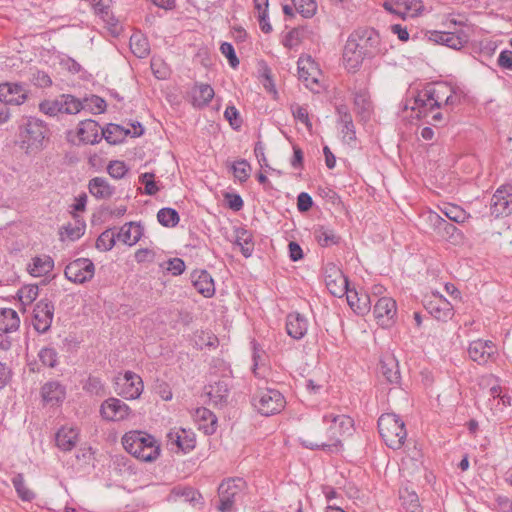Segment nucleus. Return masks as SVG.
<instances>
[{
  "instance_id": "f257e3e1",
  "label": "nucleus",
  "mask_w": 512,
  "mask_h": 512,
  "mask_svg": "<svg viewBox=\"0 0 512 512\" xmlns=\"http://www.w3.org/2000/svg\"><path fill=\"white\" fill-rule=\"evenodd\" d=\"M380 35L373 28L357 29L348 37L343 50V63L348 71L356 72L365 58L381 53Z\"/></svg>"
},
{
  "instance_id": "f03ea898",
  "label": "nucleus",
  "mask_w": 512,
  "mask_h": 512,
  "mask_svg": "<svg viewBox=\"0 0 512 512\" xmlns=\"http://www.w3.org/2000/svg\"><path fill=\"white\" fill-rule=\"evenodd\" d=\"M459 103V97L454 93L452 86L445 83H437L426 87L415 98L413 110H418V116L426 115L434 108L453 107Z\"/></svg>"
},
{
  "instance_id": "7ed1b4c3",
  "label": "nucleus",
  "mask_w": 512,
  "mask_h": 512,
  "mask_svg": "<svg viewBox=\"0 0 512 512\" xmlns=\"http://www.w3.org/2000/svg\"><path fill=\"white\" fill-rule=\"evenodd\" d=\"M124 449L136 459L153 462L160 456L161 448L154 436L142 431H130L122 437Z\"/></svg>"
},
{
  "instance_id": "20e7f679",
  "label": "nucleus",
  "mask_w": 512,
  "mask_h": 512,
  "mask_svg": "<svg viewBox=\"0 0 512 512\" xmlns=\"http://www.w3.org/2000/svg\"><path fill=\"white\" fill-rule=\"evenodd\" d=\"M378 431L385 444L393 449H400L406 440L407 431L404 421L394 413H384L378 419Z\"/></svg>"
},
{
  "instance_id": "39448f33",
  "label": "nucleus",
  "mask_w": 512,
  "mask_h": 512,
  "mask_svg": "<svg viewBox=\"0 0 512 512\" xmlns=\"http://www.w3.org/2000/svg\"><path fill=\"white\" fill-rule=\"evenodd\" d=\"M246 490L247 483L243 478L223 480L218 487L219 504L217 509L220 512L236 511V505L243 500Z\"/></svg>"
},
{
  "instance_id": "423d86ee",
  "label": "nucleus",
  "mask_w": 512,
  "mask_h": 512,
  "mask_svg": "<svg viewBox=\"0 0 512 512\" xmlns=\"http://www.w3.org/2000/svg\"><path fill=\"white\" fill-rule=\"evenodd\" d=\"M251 403L261 415L271 416L282 411L286 401L278 390L265 388L253 395Z\"/></svg>"
},
{
  "instance_id": "0eeeda50",
  "label": "nucleus",
  "mask_w": 512,
  "mask_h": 512,
  "mask_svg": "<svg viewBox=\"0 0 512 512\" xmlns=\"http://www.w3.org/2000/svg\"><path fill=\"white\" fill-rule=\"evenodd\" d=\"M299 79L311 91L318 92L322 71L318 63L309 55H301L297 61Z\"/></svg>"
},
{
  "instance_id": "6e6552de",
  "label": "nucleus",
  "mask_w": 512,
  "mask_h": 512,
  "mask_svg": "<svg viewBox=\"0 0 512 512\" xmlns=\"http://www.w3.org/2000/svg\"><path fill=\"white\" fill-rule=\"evenodd\" d=\"M323 422L326 424H331L329 430L332 432L333 435H335V428L338 425L340 428L346 425H352V419L346 415H334V414H327L323 416ZM333 442L331 443H317L313 442L309 439L301 438V444L309 449L315 450V449H322V450H328L331 451L332 447H337L340 444V440H338L335 436H332Z\"/></svg>"
},
{
  "instance_id": "1a4fd4ad",
  "label": "nucleus",
  "mask_w": 512,
  "mask_h": 512,
  "mask_svg": "<svg viewBox=\"0 0 512 512\" xmlns=\"http://www.w3.org/2000/svg\"><path fill=\"white\" fill-rule=\"evenodd\" d=\"M64 274L69 281L83 284L93 278L95 266L88 258H77L66 265Z\"/></svg>"
},
{
  "instance_id": "9d476101",
  "label": "nucleus",
  "mask_w": 512,
  "mask_h": 512,
  "mask_svg": "<svg viewBox=\"0 0 512 512\" xmlns=\"http://www.w3.org/2000/svg\"><path fill=\"white\" fill-rule=\"evenodd\" d=\"M467 352L472 361L479 365H485L489 361L495 360L497 347L491 340L477 339L469 343Z\"/></svg>"
},
{
  "instance_id": "9b49d317",
  "label": "nucleus",
  "mask_w": 512,
  "mask_h": 512,
  "mask_svg": "<svg viewBox=\"0 0 512 512\" xmlns=\"http://www.w3.org/2000/svg\"><path fill=\"white\" fill-rule=\"evenodd\" d=\"M54 317V304L49 299H41L34 307L32 324L34 329L41 334L46 333L52 324Z\"/></svg>"
},
{
  "instance_id": "f8f14e48",
  "label": "nucleus",
  "mask_w": 512,
  "mask_h": 512,
  "mask_svg": "<svg viewBox=\"0 0 512 512\" xmlns=\"http://www.w3.org/2000/svg\"><path fill=\"white\" fill-rule=\"evenodd\" d=\"M427 36L429 41L455 50H460L469 41V35L462 29L456 31H429Z\"/></svg>"
},
{
  "instance_id": "ddd939ff",
  "label": "nucleus",
  "mask_w": 512,
  "mask_h": 512,
  "mask_svg": "<svg viewBox=\"0 0 512 512\" xmlns=\"http://www.w3.org/2000/svg\"><path fill=\"white\" fill-rule=\"evenodd\" d=\"M47 133L48 128L41 120L35 118L30 119L25 125L23 142L27 143V147L32 150L41 149Z\"/></svg>"
},
{
  "instance_id": "4468645a",
  "label": "nucleus",
  "mask_w": 512,
  "mask_h": 512,
  "mask_svg": "<svg viewBox=\"0 0 512 512\" xmlns=\"http://www.w3.org/2000/svg\"><path fill=\"white\" fill-rule=\"evenodd\" d=\"M374 317L382 328H389L395 323L397 313L396 301L390 297H381L374 305Z\"/></svg>"
},
{
  "instance_id": "2eb2a0df",
  "label": "nucleus",
  "mask_w": 512,
  "mask_h": 512,
  "mask_svg": "<svg viewBox=\"0 0 512 512\" xmlns=\"http://www.w3.org/2000/svg\"><path fill=\"white\" fill-rule=\"evenodd\" d=\"M100 414L108 421H123L129 418L131 409L124 401L110 397L101 404Z\"/></svg>"
},
{
  "instance_id": "dca6fc26",
  "label": "nucleus",
  "mask_w": 512,
  "mask_h": 512,
  "mask_svg": "<svg viewBox=\"0 0 512 512\" xmlns=\"http://www.w3.org/2000/svg\"><path fill=\"white\" fill-rule=\"evenodd\" d=\"M325 284L329 292L335 297H342L349 290L347 277L332 264L326 267Z\"/></svg>"
},
{
  "instance_id": "f3484780",
  "label": "nucleus",
  "mask_w": 512,
  "mask_h": 512,
  "mask_svg": "<svg viewBox=\"0 0 512 512\" xmlns=\"http://www.w3.org/2000/svg\"><path fill=\"white\" fill-rule=\"evenodd\" d=\"M167 445L173 450L174 447L178 451L188 453L195 448L196 437L191 430L184 428H174L167 434Z\"/></svg>"
},
{
  "instance_id": "a211bd4d",
  "label": "nucleus",
  "mask_w": 512,
  "mask_h": 512,
  "mask_svg": "<svg viewBox=\"0 0 512 512\" xmlns=\"http://www.w3.org/2000/svg\"><path fill=\"white\" fill-rule=\"evenodd\" d=\"M490 211L496 217L512 213V186H501L493 194Z\"/></svg>"
},
{
  "instance_id": "6ab92c4d",
  "label": "nucleus",
  "mask_w": 512,
  "mask_h": 512,
  "mask_svg": "<svg viewBox=\"0 0 512 512\" xmlns=\"http://www.w3.org/2000/svg\"><path fill=\"white\" fill-rule=\"evenodd\" d=\"M28 92L21 83L5 82L0 84V102L6 105H22Z\"/></svg>"
},
{
  "instance_id": "aec40b11",
  "label": "nucleus",
  "mask_w": 512,
  "mask_h": 512,
  "mask_svg": "<svg viewBox=\"0 0 512 512\" xmlns=\"http://www.w3.org/2000/svg\"><path fill=\"white\" fill-rule=\"evenodd\" d=\"M429 220L433 224L437 234L442 238L454 244L462 240V232L455 225L449 223L437 213H430Z\"/></svg>"
},
{
  "instance_id": "412c9836",
  "label": "nucleus",
  "mask_w": 512,
  "mask_h": 512,
  "mask_svg": "<svg viewBox=\"0 0 512 512\" xmlns=\"http://www.w3.org/2000/svg\"><path fill=\"white\" fill-rule=\"evenodd\" d=\"M40 394L44 404L60 405L66 398V387L59 381H48L41 387Z\"/></svg>"
},
{
  "instance_id": "4be33fe9",
  "label": "nucleus",
  "mask_w": 512,
  "mask_h": 512,
  "mask_svg": "<svg viewBox=\"0 0 512 512\" xmlns=\"http://www.w3.org/2000/svg\"><path fill=\"white\" fill-rule=\"evenodd\" d=\"M383 6L387 11L402 18L416 16L423 9L421 0H396L394 3L386 1Z\"/></svg>"
},
{
  "instance_id": "5701e85b",
  "label": "nucleus",
  "mask_w": 512,
  "mask_h": 512,
  "mask_svg": "<svg viewBox=\"0 0 512 512\" xmlns=\"http://www.w3.org/2000/svg\"><path fill=\"white\" fill-rule=\"evenodd\" d=\"M230 385L227 379L218 380L205 387V394L214 406H224L228 402Z\"/></svg>"
},
{
  "instance_id": "b1692460",
  "label": "nucleus",
  "mask_w": 512,
  "mask_h": 512,
  "mask_svg": "<svg viewBox=\"0 0 512 512\" xmlns=\"http://www.w3.org/2000/svg\"><path fill=\"white\" fill-rule=\"evenodd\" d=\"M338 122L342 125L341 133L343 141L351 144L356 141V131L352 115L346 105L336 107Z\"/></svg>"
},
{
  "instance_id": "393cba45",
  "label": "nucleus",
  "mask_w": 512,
  "mask_h": 512,
  "mask_svg": "<svg viewBox=\"0 0 512 512\" xmlns=\"http://www.w3.org/2000/svg\"><path fill=\"white\" fill-rule=\"evenodd\" d=\"M143 392V381L141 377L132 371H126L124 374V383L119 395L125 399H137Z\"/></svg>"
},
{
  "instance_id": "a878e982",
  "label": "nucleus",
  "mask_w": 512,
  "mask_h": 512,
  "mask_svg": "<svg viewBox=\"0 0 512 512\" xmlns=\"http://www.w3.org/2000/svg\"><path fill=\"white\" fill-rule=\"evenodd\" d=\"M192 417L198 425V429L202 430L206 435H212L217 429V417L212 411L205 407L196 408Z\"/></svg>"
},
{
  "instance_id": "bb28decb",
  "label": "nucleus",
  "mask_w": 512,
  "mask_h": 512,
  "mask_svg": "<svg viewBox=\"0 0 512 512\" xmlns=\"http://www.w3.org/2000/svg\"><path fill=\"white\" fill-rule=\"evenodd\" d=\"M308 330V320L298 312H292L286 318L287 334L293 339H302Z\"/></svg>"
},
{
  "instance_id": "cd10ccee",
  "label": "nucleus",
  "mask_w": 512,
  "mask_h": 512,
  "mask_svg": "<svg viewBox=\"0 0 512 512\" xmlns=\"http://www.w3.org/2000/svg\"><path fill=\"white\" fill-rule=\"evenodd\" d=\"M99 129L98 123L94 120L87 119L80 122L77 132L79 140L85 144L99 143L102 139Z\"/></svg>"
},
{
  "instance_id": "c85d7f7f",
  "label": "nucleus",
  "mask_w": 512,
  "mask_h": 512,
  "mask_svg": "<svg viewBox=\"0 0 512 512\" xmlns=\"http://www.w3.org/2000/svg\"><path fill=\"white\" fill-rule=\"evenodd\" d=\"M426 309L437 320L447 321L454 315L452 305L442 296L427 303Z\"/></svg>"
},
{
  "instance_id": "c756f323",
  "label": "nucleus",
  "mask_w": 512,
  "mask_h": 512,
  "mask_svg": "<svg viewBox=\"0 0 512 512\" xmlns=\"http://www.w3.org/2000/svg\"><path fill=\"white\" fill-rule=\"evenodd\" d=\"M79 432L74 427H61L55 436L57 447L64 451H71L78 443Z\"/></svg>"
},
{
  "instance_id": "7c9ffc66",
  "label": "nucleus",
  "mask_w": 512,
  "mask_h": 512,
  "mask_svg": "<svg viewBox=\"0 0 512 512\" xmlns=\"http://www.w3.org/2000/svg\"><path fill=\"white\" fill-rule=\"evenodd\" d=\"M192 282L195 289L204 297L210 298L214 295V280L206 270L194 271L192 273Z\"/></svg>"
},
{
  "instance_id": "2f4dec72",
  "label": "nucleus",
  "mask_w": 512,
  "mask_h": 512,
  "mask_svg": "<svg viewBox=\"0 0 512 512\" xmlns=\"http://www.w3.org/2000/svg\"><path fill=\"white\" fill-rule=\"evenodd\" d=\"M88 189L96 199H109L115 193V187L104 177H94L88 183Z\"/></svg>"
},
{
  "instance_id": "473e14b6",
  "label": "nucleus",
  "mask_w": 512,
  "mask_h": 512,
  "mask_svg": "<svg viewBox=\"0 0 512 512\" xmlns=\"http://www.w3.org/2000/svg\"><path fill=\"white\" fill-rule=\"evenodd\" d=\"M345 295L349 306L355 313L358 315H365L369 312L371 304L370 297L367 294H359L356 290L349 289Z\"/></svg>"
},
{
  "instance_id": "72a5a7b5",
  "label": "nucleus",
  "mask_w": 512,
  "mask_h": 512,
  "mask_svg": "<svg viewBox=\"0 0 512 512\" xmlns=\"http://www.w3.org/2000/svg\"><path fill=\"white\" fill-rule=\"evenodd\" d=\"M54 268V261L48 255L32 258L28 265V272L34 277H41L49 274Z\"/></svg>"
},
{
  "instance_id": "f704fd0d",
  "label": "nucleus",
  "mask_w": 512,
  "mask_h": 512,
  "mask_svg": "<svg viewBox=\"0 0 512 512\" xmlns=\"http://www.w3.org/2000/svg\"><path fill=\"white\" fill-rule=\"evenodd\" d=\"M380 373L390 384H398L400 382L399 365L393 356H387L380 361Z\"/></svg>"
},
{
  "instance_id": "c9c22d12",
  "label": "nucleus",
  "mask_w": 512,
  "mask_h": 512,
  "mask_svg": "<svg viewBox=\"0 0 512 512\" xmlns=\"http://www.w3.org/2000/svg\"><path fill=\"white\" fill-rule=\"evenodd\" d=\"M116 236L118 241L132 246L136 244L142 236L141 227L140 225H134L132 222L124 224L119 232L116 233Z\"/></svg>"
},
{
  "instance_id": "e433bc0d",
  "label": "nucleus",
  "mask_w": 512,
  "mask_h": 512,
  "mask_svg": "<svg viewBox=\"0 0 512 512\" xmlns=\"http://www.w3.org/2000/svg\"><path fill=\"white\" fill-rule=\"evenodd\" d=\"M20 318L17 312L11 308L0 309V331L10 333L18 330Z\"/></svg>"
},
{
  "instance_id": "4c0bfd02",
  "label": "nucleus",
  "mask_w": 512,
  "mask_h": 512,
  "mask_svg": "<svg viewBox=\"0 0 512 512\" xmlns=\"http://www.w3.org/2000/svg\"><path fill=\"white\" fill-rule=\"evenodd\" d=\"M314 237L318 244L322 247L336 245L340 242L341 239L333 229L323 225L317 226L314 229Z\"/></svg>"
},
{
  "instance_id": "58836bf2",
  "label": "nucleus",
  "mask_w": 512,
  "mask_h": 512,
  "mask_svg": "<svg viewBox=\"0 0 512 512\" xmlns=\"http://www.w3.org/2000/svg\"><path fill=\"white\" fill-rule=\"evenodd\" d=\"M235 233V245L240 247V251L244 257H250L254 250V243L252 241L251 233L244 228L236 229Z\"/></svg>"
},
{
  "instance_id": "ea45409f",
  "label": "nucleus",
  "mask_w": 512,
  "mask_h": 512,
  "mask_svg": "<svg viewBox=\"0 0 512 512\" xmlns=\"http://www.w3.org/2000/svg\"><path fill=\"white\" fill-rule=\"evenodd\" d=\"M130 133L129 130H125L123 127L117 124H108L105 129L101 130V136L109 144H118L122 142L124 137Z\"/></svg>"
},
{
  "instance_id": "a19ab883",
  "label": "nucleus",
  "mask_w": 512,
  "mask_h": 512,
  "mask_svg": "<svg viewBox=\"0 0 512 512\" xmlns=\"http://www.w3.org/2000/svg\"><path fill=\"white\" fill-rule=\"evenodd\" d=\"M130 49L138 58H145L150 53V45L146 37L135 33L130 37Z\"/></svg>"
},
{
  "instance_id": "79ce46f5",
  "label": "nucleus",
  "mask_w": 512,
  "mask_h": 512,
  "mask_svg": "<svg viewBox=\"0 0 512 512\" xmlns=\"http://www.w3.org/2000/svg\"><path fill=\"white\" fill-rule=\"evenodd\" d=\"M18 497L25 502H30L35 498V493L29 489L25 484V479L22 473H17L11 479Z\"/></svg>"
},
{
  "instance_id": "37998d69",
  "label": "nucleus",
  "mask_w": 512,
  "mask_h": 512,
  "mask_svg": "<svg viewBox=\"0 0 512 512\" xmlns=\"http://www.w3.org/2000/svg\"><path fill=\"white\" fill-rule=\"evenodd\" d=\"M354 105L361 120L366 121L370 117L371 102L365 91H360L354 95Z\"/></svg>"
},
{
  "instance_id": "c03bdc74",
  "label": "nucleus",
  "mask_w": 512,
  "mask_h": 512,
  "mask_svg": "<svg viewBox=\"0 0 512 512\" xmlns=\"http://www.w3.org/2000/svg\"><path fill=\"white\" fill-rule=\"evenodd\" d=\"M62 113L77 114L83 109L82 102L70 94H63L60 97Z\"/></svg>"
},
{
  "instance_id": "a18cd8bd",
  "label": "nucleus",
  "mask_w": 512,
  "mask_h": 512,
  "mask_svg": "<svg viewBox=\"0 0 512 512\" xmlns=\"http://www.w3.org/2000/svg\"><path fill=\"white\" fill-rule=\"evenodd\" d=\"M159 223L165 227H175L180 221L178 212L169 207L162 208L157 213Z\"/></svg>"
},
{
  "instance_id": "49530a36",
  "label": "nucleus",
  "mask_w": 512,
  "mask_h": 512,
  "mask_svg": "<svg viewBox=\"0 0 512 512\" xmlns=\"http://www.w3.org/2000/svg\"><path fill=\"white\" fill-rule=\"evenodd\" d=\"M304 38V30L301 28H293L288 31L282 38V44L288 49L297 48Z\"/></svg>"
},
{
  "instance_id": "de8ad7c7",
  "label": "nucleus",
  "mask_w": 512,
  "mask_h": 512,
  "mask_svg": "<svg viewBox=\"0 0 512 512\" xmlns=\"http://www.w3.org/2000/svg\"><path fill=\"white\" fill-rule=\"evenodd\" d=\"M214 97V90L213 88L208 84H200L196 86V89L194 91V101L200 105L205 106L207 105L212 98Z\"/></svg>"
},
{
  "instance_id": "09e8293b",
  "label": "nucleus",
  "mask_w": 512,
  "mask_h": 512,
  "mask_svg": "<svg viewBox=\"0 0 512 512\" xmlns=\"http://www.w3.org/2000/svg\"><path fill=\"white\" fill-rule=\"evenodd\" d=\"M231 169L234 177L241 183L246 182L250 177L251 166L245 159L235 161Z\"/></svg>"
},
{
  "instance_id": "8fccbe9b",
  "label": "nucleus",
  "mask_w": 512,
  "mask_h": 512,
  "mask_svg": "<svg viewBox=\"0 0 512 512\" xmlns=\"http://www.w3.org/2000/svg\"><path fill=\"white\" fill-rule=\"evenodd\" d=\"M293 6L296 11L304 18H311L317 10V3L315 0H292Z\"/></svg>"
},
{
  "instance_id": "3c124183",
  "label": "nucleus",
  "mask_w": 512,
  "mask_h": 512,
  "mask_svg": "<svg viewBox=\"0 0 512 512\" xmlns=\"http://www.w3.org/2000/svg\"><path fill=\"white\" fill-rule=\"evenodd\" d=\"M444 215L455 223H464L468 218L467 213L457 205L448 204L443 209Z\"/></svg>"
},
{
  "instance_id": "603ef678",
  "label": "nucleus",
  "mask_w": 512,
  "mask_h": 512,
  "mask_svg": "<svg viewBox=\"0 0 512 512\" xmlns=\"http://www.w3.org/2000/svg\"><path fill=\"white\" fill-rule=\"evenodd\" d=\"M400 499L402 500L403 507L408 512H419V498L415 492L405 489L401 492Z\"/></svg>"
},
{
  "instance_id": "864d4df0",
  "label": "nucleus",
  "mask_w": 512,
  "mask_h": 512,
  "mask_svg": "<svg viewBox=\"0 0 512 512\" xmlns=\"http://www.w3.org/2000/svg\"><path fill=\"white\" fill-rule=\"evenodd\" d=\"M117 236L110 229L102 232L96 240V247L103 251L111 250L116 243Z\"/></svg>"
},
{
  "instance_id": "5fc2aeb1",
  "label": "nucleus",
  "mask_w": 512,
  "mask_h": 512,
  "mask_svg": "<svg viewBox=\"0 0 512 512\" xmlns=\"http://www.w3.org/2000/svg\"><path fill=\"white\" fill-rule=\"evenodd\" d=\"M290 109L295 120L303 123L306 126L307 130L311 132L312 122L310 121L307 107L301 106L299 104H292Z\"/></svg>"
},
{
  "instance_id": "6e6d98bb",
  "label": "nucleus",
  "mask_w": 512,
  "mask_h": 512,
  "mask_svg": "<svg viewBox=\"0 0 512 512\" xmlns=\"http://www.w3.org/2000/svg\"><path fill=\"white\" fill-rule=\"evenodd\" d=\"M38 357L44 366L54 368L57 365L58 354L57 351L52 347L42 348L38 353Z\"/></svg>"
},
{
  "instance_id": "4d7b16f0",
  "label": "nucleus",
  "mask_w": 512,
  "mask_h": 512,
  "mask_svg": "<svg viewBox=\"0 0 512 512\" xmlns=\"http://www.w3.org/2000/svg\"><path fill=\"white\" fill-rule=\"evenodd\" d=\"M83 389L91 395L104 394V385L99 377L89 376L83 384Z\"/></svg>"
},
{
  "instance_id": "13d9d810",
  "label": "nucleus",
  "mask_w": 512,
  "mask_h": 512,
  "mask_svg": "<svg viewBox=\"0 0 512 512\" xmlns=\"http://www.w3.org/2000/svg\"><path fill=\"white\" fill-rule=\"evenodd\" d=\"M128 167L123 161L114 160L107 166L108 174L114 179H122L128 172Z\"/></svg>"
},
{
  "instance_id": "bf43d9fd",
  "label": "nucleus",
  "mask_w": 512,
  "mask_h": 512,
  "mask_svg": "<svg viewBox=\"0 0 512 512\" xmlns=\"http://www.w3.org/2000/svg\"><path fill=\"white\" fill-rule=\"evenodd\" d=\"M38 292H39L38 286L28 285V286L22 287L18 291V296H19L20 301L24 305H28V304H31L37 298Z\"/></svg>"
},
{
  "instance_id": "052dcab7",
  "label": "nucleus",
  "mask_w": 512,
  "mask_h": 512,
  "mask_svg": "<svg viewBox=\"0 0 512 512\" xmlns=\"http://www.w3.org/2000/svg\"><path fill=\"white\" fill-rule=\"evenodd\" d=\"M39 109L48 116H56L62 113L60 98L42 101L39 105Z\"/></svg>"
},
{
  "instance_id": "680f3d73",
  "label": "nucleus",
  "mask_w": 512,
  "mask_h": 512,
  "mask_svg": "<svg viewBox=\"0 0 512 512\" xmlns=\"http://www.w3.org/2000/svg\"><path fill=\"white\" fill-rule=\"evenodd\" d=\"M166 271L174 276L181 275L185 271V262L181 258H172L161 265Z\"/></svg>"
},
{
  "instance_id": "e2e57ef3",
  "label": "nucleus",
  "mask_w": 512,
  "mask_h": 512,
  "mask_svg": "<svg viewBox=\"0 0 512 512\" xmlns=\"http://www.w3.org/2000/svg\"><path fill=\"white\" fill-rule=\"evenodd\" d=\"M154 177L155 175L149 172L143 173L139 177L140 182L145 185V193L147 195H155L159 191V188L154 181Z\"/></svg>"
},
{
  "instance_id": "0e129e2a",
  "label": "nucleus",
  "mask_w": 512,
  "mask_h": 512,
  "mask_svg": "<svg viewBox=\"0 0 512 512\" xmlns=\"http://www.w3.org/2000/svg\"><path fill=\"white\" fill-rule=\"evenodd\" d=\"M220 51L228 59L232 68H236L239 65V59L237 58L234 47L231 43L223 42L220 46Z\"/></svg>"
},
{
  "instance_id": "69168bd1",
  "label": "nucleus",
  "mask_w": 512,
  "mask_h": 512,
  "mask_svg": "<svg viewBox=\"0 0 512 512\" xmlns=\"http://www.w3.org/2000/svg\"><path fill=\"white\" fill-rule=\"evenodd\" d=\"M224 117L234 129H238L242 124L239 112L234 106H228L225 109Z\"/></svg>"
},
{
  "instance_id": "338daca9",
  "label": "nucleus",
  "mask_w": 512,
  "mask_h": 512,
  "mask_svg": "<svg viewBox=\"0 0 512 512\" xmlns=\"http://www.w3.org/2000/svg\"><path fill=\"white\" fill-rule=\"evenodd\" d=\"M32 82L35 86L40 88H47L52 85L50 76L44 71H36L33 74Z\"/></svg>"
},
{
  "instance_id": "774afa93",
  "label": "nucleus",
  "mask_w": 512,
  "mask_h": 512,
  "mask_svg": "<svg viewBox=\"0 0 512 512\" xmlns=\"http://www.w3.org/2000/svg\"><path fill=\"white\" fill-rule=\"evenodd\" d=\"M224 198L228 207L233 211H240L243 208L244 202L239 194L226 193Z\"/></svg>"
}]
</instances>
